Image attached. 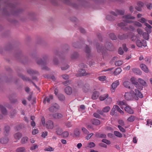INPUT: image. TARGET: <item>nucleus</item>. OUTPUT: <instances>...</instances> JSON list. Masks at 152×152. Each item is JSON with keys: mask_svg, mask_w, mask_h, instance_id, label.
Listing matches in <instances>:
<instances>
[{"mask_svg": "<svg viewBox=\"0 0 152 152\" xmlns=\"http://www.w3.org/2000/svg\"><path fill=\"white\" fill-rule=\"evenodd\" d=\"M118 123L119 124L122 126H124V122L122 120H119Z\"/></svg>", "mask_w": 152, "mask_h": 152, "instance_id": "6e6d98bb", "label": "nucleus"}, {"mask_svg": "<svg viewBox=\"0 0 152 152\" xmlns=\"http://www.w3.org/2000/svg\"><path fill=\"white\" fill-rule=\"evenodd\" d=\"M100 137L102 138H105L106 137V135L104 134H100Z\"/></svg>", "mask_w": 152, "mask_h": 152, "instance_id": "69168bd1", "label": "nucleus"}, {"mask_svg": "<svg viewBox=\"0 0 152 152\" xmlns=\"http://www.w3.org/2000/svg\"><path fill=\"white\" fill-rule=\"evenodd\" d=\"M75 135L76 136H79L80 134V132L79 130L77 129H75L74 132Z\"/></svg>", "mask_w": 152, "mask_h": 152, "instance_id": "58836bf2", "label": "nucleus"}, {"mask_svg": "<svg viewBox=\"0 0 152 152\" xmlns=\"http://www.w3.org/2000/svg\"><path fill=\"white\" fill-rule=\"evenodd\" d=\"M147 125L148 126L151 125L152 124V120H148L147 121Z\"/></svg>", "mask_w": 152, "mask_h": 152, "instance_id": "5fc2aeb1", "label": "nucleus"}, {"mask_svg": "<svg viewBox=\"0 0 152 152\" xmlns=\"http://www.w3.org/2000/svg\"><path fill=\"white\" fill-rule=\"evenodd\" d=\"M118 127L121 132H125V129L123 127H122L120 125H118Z\"/></svg>", "mask_w": 152, "mask_h": 152, "instance_id": "8fccbe9b", "label": "nucleus"}, {"mask_svg": "<svg viewBox=\"0 0 152 152\" xmlns=\"http://www.w3.org/2000/svg\"><path fill=\"white\" fill-rule=\"evenodd\" d=\"M106 77L105 76H102L98 77V79L100 81H104L106 80Z\"/></svg>", "mask_w": 152, "mask_h": 152, "instance_id": "c9c22d12", "label": "nucleus"}, {"mask_svg": "<svg viewBox=\"0 0 152 152\" xmlns=\"http://www.w3.org/2000/svg\"><path fill=\"white\" fill-rule=\"evenodd\" d=\"M138 81L143 86H146L147 84L145 81L141 78H139L138 79Z\"/></svg>", "mask_w": 152, "mask_h": 152, "instance_id": "412c9836", "label": "nucleus"}, {"mask_svg": "<svg viewBox=\"0 0 152 152\" xmlns=\"http://www.w3.org/2000/svg\"><path fill=\"white\" fill-rule=\"evenodd\" d=\"M102 142L107 145H109L110 144V141L106 139H103L102 140Z\"/></svg>", "mask_w": 152, "mask_h": 152, "instance_id": "09e8293b", "label": "nucleus"}, {"mask_svg": "<svg viewBox=\"0 0 152 152\" xmlns=\"http://www.w3.org/2000/svg\"><path fill=\"white\" fill-rule=\"evenodd\" d=\"M16 152H26V150L24 147L18 148L16 150Z\"/></svg>", "mask_w": 152, "mask_h": 152, "instance_id": "b1692460", "label": "nucleus"}, {"mask_svg": "<svg viewBox=\"0 0 152 152\" xmlns=\"http://www.w3.org/2000/svg\"><path fill=\"white\" fill-rule=\"evenodd\" d=\"M138 21L141 22L142 23H144L145 24V23H146V20L144 18H141Z\"/></svg>", "mask_w": 152, "mask_h": 152, "instance_id": "a19ab883", "label": "nucleus"}, {"mask_svg": "<svg viewBox=\"0 0 152 152\" xmlns=\"http://www.w3.org/2000/svg\"><path fill=\"white\" fill-rule=\"evenodd\" d=\"M145 25L146 26L145 28V31L148 33H151L152 28L151 26L147 23H145Z\"/></svg>", "mask_w": 152, "mask_h": 152, "instance_id": "dca6fc26", "label": "nucleus"}, {"mask_svg": "<svg viewBox=\"0 0 152 152\" xmlns=\"http://www.w3.org/2000/svg\"><path fill=\"white\" fill-rule=\"evenodd\" d=\"M118 53L120 55H122L124 53V52L123 51L122 48H120L118 50Z\"/></svg>", "mask_w": 152, "mask_h": 152, "instance_id": "052dcab7", "label": "nucleus"}, {"mask_svg": "<svg viewBox=\"0 0 152 152\" xmlns=\"http://www.w3.org/2000/svg\"><path fill=\"white\" fill-rule=\"evenodd\" d=\"M116 110V109L115 108V107H114V105L112 109L111 110L110 113V115H114L115 113V111Z\"/></svg>", "mask_w": 152, "mask_h": 152, "instance_id": "49530a36", "label": "nucleus"}, {"mask_svg": "<svg viewBox=\"0 0 152 152\" xmlns=\"http://www.w3.org/2000/svg\"><path fill=\"white\" fill-rule=\"evenodd\" d=\"M9 141L8 138L7 137H5L1 138L0 140V142L2 144L7 143Z\"/></svg>", "mask_w": 152, "mask_h": 152, "instance_id": "aec40b11", "label": "nucleus"}, {"mask_svg": "<svg viewBox=\"0 0 152 152\" xmlns=\"http://www.w3.org/2000/svg\"><path fill=\"white\" fill-rule=\"evenodd\" d=\"M63 137L64 138L67 137L69 136V133L67 131H65L62 133Z\"/></svg>", "mask_w": 152, "mask_h": 152, "instance_id": "2f4dec72", "label": "nucleus"}, {"mask_svg": "<svg viewBox=\"0 0 152 152\" xmlns=\"http://www.w3.org/2000/svg\"><path fill=\"white\" fill-rule=\"evenodd\" d=\"M137 32L138 33L140 34H141L142 33V29L140 28L137 29Z\"/></svg>", "mask_w": 152, "mask_h": 152, "instance_id": "e2e57ef3", "label": "nucleus"}, {"mask_svg": "<svg viewBox=\"0 0 152 152\" xmlns=\"http://www.w3.org/2000/svg\"><path fill=\"white\" fill-rule=\"evenodd\" d=\"M97 51L99 53L102 52V53H104V50L102 49L103 48L100 47V46H98L97 47Z\"/></svg>", "mask_w": 152, "mask_h": 152, "instance_id": "79ce46f5", "label": "nucleus"}, {"mask_svg": "<svg viewBox=\"0 0 152 152\" xmlns=\"http://www.w3.org/2000/svg\"><path fill=\"white\" fill-rule=\"evenodd\" d=\"M53 98V96L52 95H50L48 97H47L45 99L44 102H45L46 101L48 102H49L50 101V100L52 99Z\"/></svg>", "mask_w": 152, "mask_h": 152, "instance_id": "cd10ccee", "label": "nucleus"}, {"mask_svg": "<svg viewBox=\"0 0 152 152\" xmlns=\"http://www.w3.org/2000/svg\"><path fill=\"white\" fill-rule=\"evenodd\" d=\"M122 70L120 68H117L116 69L114 72V74L115 75H117L120 74Z\"/></svg>", "mask_w": 152, "mask_h": 152, "instance_id": "c85d7f7f", "label": "nucleus"}, {"mask_svg": "<svg viewBox=\"0 0 152 152\" xmlns=\"http://www.w3.org/2000/svg\"><path fill=\"white\" fill-rule=\"evenodd\" d=\"M123 62L121 60H118L116 61L115 63V64L116 66H119L122 64Z\"/></svg>", "mask_w": 152, "mask_h": 152, "instance_id": "ea45409f", "label": "nucleus"}, {"mask_svg": "<svg viewBox=\"0 0 152 152\" xmlns=\"http://www.w3.org/2000/svg\"><path fill=\"white\" fill-rule=\"evenodd\" d=\"M118 104L122 108H124L127 105L125 101H119L118 102Z\"/></svg>", "mask_w": 152, "mask_h": 152, "instance_id": "9d476101", "label": "nucleus"}, {"mask_svg": "<svg viewBox=\"0 0 152 152\" xmlns=\"http://www.w3.org/2000/svg\"><path fill=\"white\" fill-rule=\"evenodd\" d=\"M10 128L9 126H5L4 128L5 132H6V133H7L10 131Z\"/></svg>", "mask_w": 152, "mask_h": 152, "instance_id": "4c0bfd02", "label": "nucleus"}, {"mask_svg": "<svg viewBox=\"0 0 152 152\" xmlns=\"http://www.w3.org/2000/svg\"><path fill=\"white\" fill-rule=\"evenodd\" d=\"M135 117L133 115H131L127 119V121L129 122H133L135 119Z\"/></svg>", "mask_w": 152, "mask_h": 152, "instance_id": "bb28decb", "label": "nucleus"}, {"mask_svg": "<svg viewBox=\"0 0 152 152\" xmlns=\"http://www.w3.org/2000/svg\"><path fill=\"white\" fill-rule=\"evenodd\" d=\"M130 81L135 85L137 89L139 90V91L142 90L143 87L142 86L140 85L136 81L135 78L134 77H132L130 79Z\"/></svg>", "mask_w": 152, "mask_h": 152, "instance_id": "7ed1b4c3", "label": "nucleus"}, {"mask_svg": "<svg viewBox=\"0 0 152 152\" xmlns=\"http://www.w3.org/2000/svg\"><path fill=\"white\" fill-rule=\"evenodd\" d=\"M142 36L146 40H148L149 38V35L148 34L146 33H144L143 34Z\"/></svg>", "mask_w": 152, "mask_h": 152, "instance_id": "473e14b6", "label": "nucleus"}, {"mask_svg": "<svg viewBox=\"0 0 152 152\" xmlns=\"http://www.w3.org/2000/svg\"><path fill=\"white\" fill-rule=\"evenodd\" d=\"M44 150L45 151H54V148L50 146H48L45 148Z\"/></svg>", "mask_w": 152, "mask_h": 152, "instance_id": "f704fd0d", "label": "nucleus"}, {"mask_svg": "<svg viewBox=\"0 0 152 152\" xmlns=\"http://www.w3.org/2000/svg\"><path fill=\"white\" fill-rule=\"evenodd\" d=\"M99 145L100 146L105 148H107V145L103 143H100L99 144Z\"/></svg>", "mask_w": 152, "mask_h": 152, "instance_id": "13d9d810", "label": "nucleus"}, {"mask_svg": "<svg viewBox=\"0 0 152 152\" xmlns=\"http://www.w3.org/2000/svg\"><path fill=\"white\" fill-rule=\"evenodd\" d=\"M41 122L42 125L44 126L49 129H52L54 127L53 122L51 120H48L46 122V124L45 122V118L42 117L41 118Z\"/></svg>", "mask_w": 152, "mask_h": 152, "instance_id": "f03ea898", "label": "nucleus"}, {"mask_svg": "<svg viewBox=\"0 0 152 152\" xmlns=\"http://www.w3.org/2000/svg\"><path fill=\"white\" fill-rule=\"evenodd\" d=\"M110 37L112 40H115L116 39V37L113 33L110 34L109 35Z\"/></svg>", "mask_w": 152, "mask_h": 152, "instance_id": "a18cd8bd", "label": "nucleus"}, {"mask_svg": "<svg viewBox=\"0 0 152 152\" xmlns=\"http://www.w3.org/2000/svg\"><path fill=\"white\" fill-rule=\"evenodd\" d=\"M31 125L33 127L35 126L36 125L35 122H34V121H31Z\"/></svg>", "mask_w": 152, "mask_h": 152, "instance_id": "338daca9", "label": "nucleus"}, {"mask_svg": "<svg viewBox=\"0 0 152 152\" xmlns=\"http://www.w3.org/2000/svg\"><path fill=\"white\" fill-rule=\"evenodd\" d=\"M124 18L125 19L123 20L124 23H130V21L128 19H134L135 18V17L133 16H131L130 15H127L125 16H124Z\"/></svg>", "mask_w": 152, "mask_h": 152, "instance_id": "6e6552de", "label": "nucleus"}, {"mask_svg": "<svg viewBox=\"0 0 152 152\" xmlns=\"http://www.w3.org/2000/svg\"><path fill=\"white\" fill-rule=\"evenodd\" d=\"M28 138L27 137H24L21 139L20 142L22 144H24L28 142Z\"/></svg>", "mask_w": 152, "mask_h": 152, "instance_id": "a211bd4d", "label": "nucleus"}, {"mask_svg": "<svg viewBox=\"0 0 152 152\" xmlns=\"http://www.w3.org/2000/svg\"><path fill=\"white\" fill-rule=\"evenodd\" d=\"M110 108L109 106H106L102 109V111L104 113H107L110 110Z\"/></svg>", "mask_w": 152, "mask_h": 152, "instance_id": "a878e982", "label": "nucleus"}, {"mask_svg": "<svg viewBox=\"0 0 152 152\" xmlns=\"http://www.w3.org/2000/svg\"><path fill=\"white\" fill-rule=\"evenodd\" d=\"M136 44L139 47H141L142 46L145 47L146 46V41L144 40L141 41L140 40H138L136 41Z\"/></svg>", "mask_w": 152, "mask_h": 152, "instance_id": "39448f33", "label": "nucleus"}, {"mask_svg": "<svg viewBox=\"0 0 152 152\" xmlns=\"http://www.w3.org/2000/svg\"><path fill=\"white\" fill-rule=\"evenodd\" d=\"M91 122L92 124L95 125H99L100 124V121L97 119H94L91 120Z\"/></svg>", "mask_w": 152, "mask_h": 152, "instance_id": "4be33fe9", "label": "nucleus"}, {"mask_svg": "<svg viewBox=\"0 0 152 152\" xmlns=\"http://www.w3.org/2000/svg\"><path fill=\"white\" fill-rule=\"evenodd\" d=\"M82 146V144L80 143H78L77 145V147L78 148L80 149Z\"/></svg>", "mask_w": 152, "mask_h": 152, "instance_id": "774afa93", "label": "nucleus"}, {"mask_svg": "<svg viewBox=\"0 0 152 152\" xmlns=\"http://www.w3.org/2000/svg\"><path fill=\"white\" fill-rule=\"evenodd\" d=\"M99 95V93L98 92L95 91L93 94L92 96V98L93 99H96L98 97Z\"/></svg>", "mask_w": 152, "mask_h": 152, "instance_id": "6ab92c4d", "label": "nucleus"}, {"mask_svg": "<svg viewBox=\"0 0 152 152\" xmlns=\"http://www.w3.org/2000/svg\"><path fill=\"white\" fill-rule=\"evenodd\" d=\"M38 145L36 144H33L31 146L30 148V150H34L37 148H38Z\"/></svg>", "mask_w": 152, "mask_h": 152, "instance_id": "72a5a7b5", "label": "nucleus"}, {"mask_svg": "<svg viewBox=\"0 0 152 152\" xmlns=\"http://www.w3.org/2000/svg\"><path fill=\"white\" fill-rule=\"evenodd\" d=\"M124 110L127 113L130 114H132L134 113L133 110L131 108L130 106L128 105L124 107Z\"/></svg>", "mask_w": 152, "mask_h": 152, "instance_id": "0eeeda50", "label": "nucleus"}, {"mask_svg": "<svg viewBox=\"0 0 152 152\" xmlns=\"http://www.w3.org/2000/svg\"><path fill=\"white\" fill-rule=\"evenodd\" d=\"M81 130L85 134H87L89 133L87 129L84 127H82L81 128Z\"/></svg>", "mask_w": 152, "mask_h": 152, "instance_id": "de8ad7c7", "label": "nucleus"}, {"mask_svg": "<svg viewBox=\"0 0 152 152\" xmlns=\"http://www.w3.org/2000/svg\"><path fill=\"white\" fill-rule=\"evenodd\" d=\"M48 132H45L42 133V136L43 137H45L47 135Z\"/></svg>", "mask_w": 152, "mask_h": 152, "instance_id": "680f3d73", "label": "nucleus"}, {"mask_svg": "<svg viewBox=\"0 0 152 152\" xmlns=\"http://www.w3.org/2000/svg\"><path fill=\"white\" fill-rule=\"evenodd\" d=\"M27 72L30 74H33L34 73V71L30 69H28Z\"/></svg>", "mask_w": 152, "mask_h": 152, "instance_id": "bf43d9fd", "label": "nucleus"}, {"mask_svg": "<svg viewBox=\"0 0 152 152\" xmlns=\"http://www.w3.org/2000/svg\"><path fill=\"white\" fill-rule=\"evenodd\" d=\"M62 77L64 79H67L69 78V76L67 75H62Z\"/></svg>", "mask_w": 152, "mask_h": 152, "instance_id": "4d7b16f0", "label": "nucleus"}, {"mask_svg": "<svg viewBox=\"0 0 152 152\" xmlns=\"http://www.w3.org/2000/svg\"><path fill=\"white\" fill-rule=\"evenodd\" d=\"M22 136V134L20 132H17L14 134V137L16 141H18Z\"/></svg>", "mask_w": 152, "mask_h": 152, "instance_id": "1a4fd4ad", "label": "nucleus"}, {"mask_svg": "<svg viewBox=\"0 0 152 152\" xmlns=\"http://www.w3.org/2000/svg\"><path fill=\"white\" fill-rule=\"evenodd\" d=\"M69 67V66L67 64L65 65V66H62L61 67V69L62 70H65L67 69Z\"/></svg>", "mask_w": 152, "mask_h": 152, "instance_id": "603ef678", "label": "nucleus"}, {"mask_svg": "<svg viewBox=\"0 0 152 152\" xmlns=\"http://www.w3.org/2000/svg\"><path fill=\"white\" fill-rule=\"evenodd\" d=\"M65 92L68 95H70L72 93V88L69 86L67 87L65 89Z\"/></svg>", "mask_w": 152, "mask_h": 152, "instance_id": "ddd939ff", "label": "nucleus"}, {"mask_svg": "<svg viewBox=\"0 0 152 152\" xmlns=\"http://www.w3.org/2000/svg\"><path fill=\"white\" fill-rule=\"evenodd\" d=\"M123 48L125 51H126L128 50V48L126 47L125 44H124L123 45Z\"/></svg>", "mask_w": 152, "mask_h": 152, "instance_id": "0e129e2a", "label": "nucleus"}, {"mask_svg": "<svg viewBox=\"0 0 152 152\" xmlns=\"http://www.w3.org/2000/svg\"><path fill=\"white\" fill-rule=\"evenodd\" d=\"M86 75L87 74L86 73V71L84 69H80L78 72V76H81Z\"/></svg>", "mask_w": 152, "mask_h": 152, "instance_id": "2eb2a0df", "label": "nucleus"}, {"mask_svg": "<svg viewBox=\"0 0 152 152\" xmlns=\"http://www.w3.org/2000/svg\"><path fill=\"white\" fill-rule=\"evenodd\" d=\"M59 105L56 103L53 104L49 108V110L51 112H55L57 111L59 109Z\"/></svg>", "mask_w": 152, "mask_h": 152, "instance_id": "20e7f679", "label": "nucleus"}, {"mask_svg": "<svg viewBox=\"0 0 152 152\" xmlns=\"http://www.w3.org/2000/svg\"><path fill=\"white\" fill-rule=\"evenodd\" d=\"M38 132V130L37 129H34L32 130V134L33 135H35L37 134Z\"/></svg>", "mask_w": 152, "mask_h": 152, "instance_id": "3c124183", "label": "nucleus"}, {"mask_svg": "<svg viewBox=\"0 0 152 152\" xmlns=\"http://www.w3.org/2000/svg\"><path fill=\"white\" fill-rule=\"evenodd\" d=\"M114 134L116 136L118 137H122V134L121 133L119 132L118 131H114Z\"/></svg>", "mask_w": 152, "mask_h": 152, "instance_id": "c756f323", "label": "nucleus"}, {"mask_svg": "<svg viewBox=\"0 0 152 152\" xmlns=\"http://www.w3.org/2000/svg\"><path fill=\"white\" fill-rule=\"evenodd\" d=\"M134 91L131 90L129 92L126 93L124 95L125 99L128 100H131L133 99L136 100H138L139 97L140 98L143 97V96L142 94L139 91V90L135 89Z\"/></svg>", "mask_w": 152, "mask_h": 152, "instance_id": "f257e3e1", "label": "nucleus"}, {"mask_svg": "<svg viewBox=\"0 0 152 152\" xmlns=\"http://www.w3.org/2000/svg\"><path fill=\"white\" fill-rule=\"evenodd\" d=\"M130 82L128 81H125L123 83V85L125 87L129 89H133V88L130 86Z\"/></svg>", "mask_w": 152, "mask_h": 152, "instance_id": "f8f14e48", "label": "nucleus"}, {"mask_svg": "<svg viewBox=\"0 0 152 152\" xmlns=\"http://www.w3.org/2000/svg\"><path fill=\"white\" fill-rule=\"evenodd\" d=\"M78 56V54L77 53H75L72 54L71 56V58L72 59H75Z\"/></svg>", "mask_w": 152, "mask_h": 152, "instance_id": "37998d69", "label": "nucleus"}, {"mask_svg": "<svg viewBox=\"0 0 152 152\" xmlns=\"http://www.w3.org/2000/svg\"><path fill=\"white\" fill-rule=\"evenodd\" d=\"M53 116L55 118L59 119L63 117V115L61 113H57L53 114Z\"/></svg>", "mask_w": 152, "mask_h": 152, "instance_id": "f3484780", "label": "nucleus"}, {"mask_svg": "<svg viewBox=\"0 0 152 152\" xmlns=\"http://www.w3.org/2000/svg\"><path fill=\"white\" fill-rule=\"evenodd\" d=\"M108 96V95L107 94H105L100 96L99 97V99L101 101H103L106 99Z\"/></svg>", "mask_w": 152, "mask_h": 152, "instance_id": "5701e85b", "label": "nucleus"}, {"mask_svg": "<svg viewBox=\"0 0 152 152\" xmlns=\"http://www.w3.org/2000/svg\"><path fill=\"white\" fill-rule=\"evenodd\" d=\"M140 66L142 70L146 73L148 72L149 70L146 65L144 64H142L140 65Z\"/></svg>", "mask_w": 152, "mask_h": 152, "instance_id": "9b49d317", "label": "nucleus"}, {"mask_svg": "<svg viewBox=\"0 0 152 152\" xmlns=\"http://www.w3.org/2000/svg\"><path fill=\"white\" fill-rule=\"evenodd\" d=\"M106 104H110L112 101V99L110 97H107L106 99Z\"/></svg>", "mask_w": 152, "mask_h": 152, "instance_id": "e433bc0d", "label": "nucleus"}, {"mask_svg": "<svg viewBox=\"0 0 152 152\" xmlns=\"http://www.w3.org/2000/svg\"><path fill=\"white\" fill-rule=\"evenodd\" d=\"M119 84V81L118 80H117L113 82L111 85V91L112 92H114L115 89Z\"/></svg>", "mask_w": 152, "mask_h": 152, "instance_id": "423d86ee", "label": "nucleus"}, {"mask_svg": "<svg viewBox=\"0 0 152 152\" xmlns=\"http://www.w3.org/2000/svg\"><path fill=\"white\" fill-rule=\"evenodd\" d=\"M56 132L58 135H61L62 133V129L59 127H57L56 129Z\"/></svg>", "mask_w": 152, "mask_h": 152, "instance_id": "393cba45", "label": "nucleus"}, {"mask_svg": "<svg viewBox=\"0 0 152 152\" xmlns=\"http://www.w3.org/2000/svg\"><path fill=\"white\" fill-rule=\"evenodd\" d=\"M134 24L135 26H137L138 27H141L142 26V24L141 23H139L138 22L136 21H134Z\"/></svg>", "mask_w": 152, "mask_h": 152, "instance_id": "c03bdc74", "label": "nucleus"}, {"mask_svg": "<svg viewBox=\"0 0 152 152\" xmlns=\"http://www.w3.org/2000/svg\"><path fill=\"white\" fill-rule=\"evenodd\" d=\"M93 135V134L91 133L89 134H88L86 137V138L87 140H88Z\"/></svg>", "mask_w": 152, "mask_h": 152, "instance_id": "864d4df0", "label": "nucleus"}, {"mask_svg": "<svg viewBox=\"0 0 152 152\" xmlns=\"http://www.w3.org/2000/svg\"><path fill=\"white\" fill-rule=\"evenodd\" d=\"M0 109L3 114L4 115H6L7 114V110L3 105H0Z\"/></svg>", "mask_w": 152, "mask_h": 152, "instance_id": "4468645a", "label": "nucleus"}, {"mask_svg": "<svg viewBox=\"0 0 152 152\" xmlns=\"http://www.w3.org/2000/svg\"><path fill=\"white\" fill-rule=\"evenodd\" d=\"M95 146V144L93 142H90L88 143L87 147L89 148H92Z\"/></svg>", "mask_w": 152, "mask_h": 152, "instance_id": "7c9ffc66", "label": "nucleus"}]
</instances>
